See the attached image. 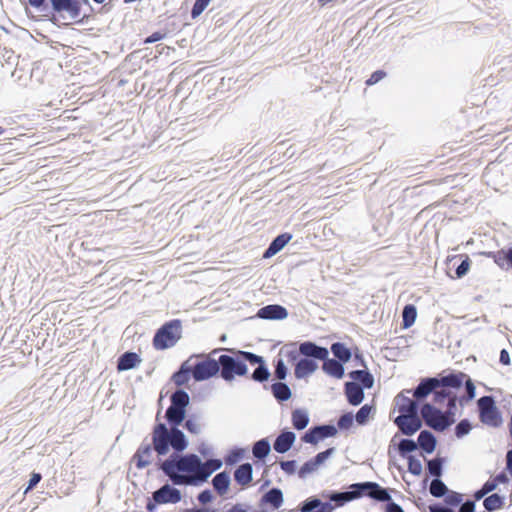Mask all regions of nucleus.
I'll use <instances>...</instances> for the list:
<instances>
[{
    "mask_svg": "<svg viewBox=\"0 0 512 512\" xmlns=\"http://www.w3.org/2000/svg\"><path fill=\"white\" fill-rule=\"evenodd\" d=\"M189 405V394L178 388L170 396V405L165 412L167 423L159 420L158 411L153 425V444L157 454L154 465L173 485L200 487L204 484L202 459L195 453H183L189 440L179 428Z\"/></svg>",
    "mask_w": 512,
    "mask_h": 512,
    "instance_id": "obj_1",
    "label": "nucleus"
},
{
    "mask_svg": "<svg viewBox=\"0 0 512 512\" xmlns=\"http://www.w3.org/2000/svg\"><path fill=\"white\" fill-rule=\"evenodd\" d=\"M323 348L311 340L290 341V364L294 367L297 380L307 379L318 370V362L324 356Z\"/></svg>",
    "mask_w": 512,
    "mask_h": 512,
    "instance_id": "obj_2",
    "label": "nucleus"
},
{
    "mask_svg": "<svg viewBox=\"0 0 512 512\" xmlns=\"http://www.w3.org/2000/svg\"><path fill=\"white\" fill-rule=\"evenodd\" d=\"M362 486L359 482L344 485L340 490H324L321 493L320 503L317 512H333L337 508H341L349 502L360 499Z\"/></svg>",
    "mask_w": 512,
    "mask_h": 512,
    "instance_id": "obj_3",
    "label": "nucleus"
},
{
    "mask_svg": "<svg viewBox=\"0 0 512 512\" xmlns=\"http://www.w3.org/2000/svg\"><path fill=\"white\" fill-rule=\"evenodd\" d=\"M359 486H362L360 499L368 497L375 502L383 503L385 505L384 512H405L403 507L392 499L391 488L383 487L374 481H362L359 482Z\"/></svg>",
    "mask_w": 512,
    "mask_h": 512,
    "instance_id": "obj_4",
    "label": "nucleus"
},
{
    "mask_svg": "<svg viewBox=\"0 0 512 512\" xmlns=\"http://www.w3.org/2000/svg\"><path fill=\"white\" fill-rule=\"evenodd\" d=\"M182 337V321L171 319L163 323L154 333L152 344L156 350L169 349L177 344Z\"/></svg>",
    "mask_w": 512,
    "mask_h": 512,
    "instance_id": "obj_5",
    "label": "nucleus"
},
{
    "mask_svg": "<svg viewBox=\"0 0 512 512\" xmlns=\"http://www.w3.org/2000/svg\"><path fill=\"white\" fill-rule=\"evenodd\" d=\"M218 352L219 349H214L210 355L193 354L187 359L191 363L195 381H206L218 375V358L213 357Z\"/></svg>",
    "mask_w": 512,
    "mask_h": 512,
    "instance_id": "obj_6",
    "label": "nucleus"
},
{
    "mask_svg": "<svg viewBox=\"0 0 512 512\" xmlns=\"http://www.w3.org/2000/svg\"><path fill=\"white\" fill-rule=\"evenodd\" d=\"M477 413L480 422L490 428H500L503 425V416L493 395H484L477 402Z\"/></svg>",
    "mask_w": 512,
    "mask_h": 512,
    "instance_id": "obj_7",
    "label": "nucleus"
},
{
    "mask_svg": "<svg viewBox=\"0 0 512 512\" xmlns=\"http://www.w3.org/2000/svg\"><path fill=\"white\" fill-rule=\"evenodd\" d=\"M230 354H221L218 357L219 372L218 375L225 381L231 382L237 376H245L248 367L245 366L239 355V350H231Z\"/></svg>",
    "mask_w": 512,
    "mask_h": 512,
    "instance_id": "obj_8",
    "label": "nucleus"
},
{
    "mask_svg": "<svg viewBox=\"0 0 512 512\" xmlns=\"http://www.w3.org/2000/svg\"><path fill=\"white\" fill-rule=\"evenodd\" d=\"M172 483H165L152 493V496L147 499L146 510L153 512L157 505L163 504H176L181 501L182 493Z\"/></svg>",
    "mask_w": 512,
    "mask_h": 512,
    "instance_id": "obj_9",
    "label": "nucleus"
},
{
    "mask_svg": "<svg viewBox=\"0 0 512 512\" xmlns=\"http://www.w3.org/2000/svg\"><path fill=\"white\" fill-rule=\"evenodd\" d=\"M420 415L423 423L435 432L444 433L449 429L448 420L444 415V410L433 403L425 402L422 404Z\"/></svg>",
    "mask_w": 512,
    "mask_h": 512,
    "instance_id": "obj_10",
    "label": "nucleus"
},
{
    "mask_svg": "<svg viewBox=\"0 0 512 512\" xmlns=\"http://www.w3.org/2000/svg\"><path fill=\"white\" fill-rule=\"evenodd\" d=\"M338 434V428L332 422L314 424L300 437L302 443L318 445L327 438H333Z\"/></svg>",
    "mask_w": 512,
    "mask_h": 512,
    "instance_id": "obj_11",
    "label": "nucleus"
},
{
    "mask_svg": "<svg viewBox=\"0 0 512 512\" xmlns=\"http://www.w3.org/2000/svg\"><path fill=\"white\" fill-rule=\"evenodd\" d=\"M439 380V387H444L457 393L462 387L468 388L469 382H474L472 378L463 371L449 370L436 375Z\"/></svg>",
    "mask_w": 512,
    "mask_h": 512,
    "instance_id": "obj_12",
    "label": "nucleus"
},
{
    "mask_svg": "<svg viewBox=\"0 0 512 512\" xmlns=\"http://www.w3.org/2000/svg\"><path fill=\"white\" fill-rule=\"evenodd\" d=\"M393 422L398 427L400 433L407 437H411L418 431H421L424 424L420 413L398 415L394 418Z\"/></svg>",
    "mask_w": 512,
    "mask_h": 512,
    "instance_id": "obj_13",
    "label": "nucleus"
},
{
    "mask_svg": "<svg viewBox=\"0 0 512 512\" xmlns=\"http://www.w3.org/2000/svg\"><path fill=\"white\" fill-rule=\"evenodd\" d=\"M439 380L437 376L421 378L419 383L412 389H407V393L411 394L422 406L432 395L435 389L439 388Z\"/></svg>",
    "mask_w": 512,
    "mask_h": 512,
    "instance_id": "obj_14",
    "label": "nucleus"
},
{
    "mask_svg": "<svg viewBox=\"0 0 512 512\" xmlns=\"http://www.w3.org/2000/svg\"><path fill=\"white\" fill-rule=\"evenodd\" d=\"M283 492L277 487L265 491L258 500L257 512H273L283 503Z\"/></svg>",
    "mask_w": 512,
    "mask_h": 512,
    "instance_id": "obj_15",
    "label": "nucleus"
},
{
    "mask_svg": "<svg viewBox=\"0 0 512 512\" xmlns=\"http://www.w3.org/2000/svg\"><path fill=\"white\" fill-rule=\"evenodd\" d=\"M447 267L450 278L461 279L469 272L471 259L467 254L455 255L448 258Z\"/></svg>",
    "mask_w": 512,
    "mask_h": 512,
    "instance_id": "obj_16",
    "label": "nucleus"
},
{
    "mask_svg": "<svg viewBox=\"0 0 512 512\" xmlns=\"http://www.w3.org/2000/svg\"><path fill=\"white\" fill-rule=\"evenodd\" d=\"M151 442H146L147 437L137 448L136 452L131 458L137 469L141 470L152 464V453L155 451L153 444V431L151 432Z\"/></svg>",
    "mask_w": 512,
    "mask_h": 512,
    "instance_id": "obj_17",
    "label": "nucleus"
},
{
    "mask_svg": "<svg viewBox=\"0 0 512 512\" xmlns=\"http://www.w3.org/2000/svg\"><path fill=\"white\" fill-rule=\"evenodd\" d=\"M324 356L320 359L322 361L321 369L327 375L335 379H342L345 376V365L339 360L331 358L329 349L324 346Z\"/></svg>",
    "mask_w": 512,
    "mask_h": 512,
    "instance_id": "obj_18",
    "label": "nucleus"
},
{
    "mask_svg": "<svg viewBox=\"0 0 512 512\" xmlns=\"http://www.w3.org/2000/svg\"><path fill=\"white\" fill-rule=\"evenodd\" d=\"M395 407L399 411V415H407L413 413H420L421 405L414 398H410L407 393V389L402 390L394 398Z\"/></svg>",
    "mask_w": 512,
    "mask_h": 512,
    "instance_id": "obj_19",
    "label": "nucleus"
},
{
    "mask_svg": "<svg viewBox=\"0 0 512 512\" xmlns=\"http://www.w3.org/2000/svg\"><path fill=\"white\" fill-rule=\"evenodd\" d=\"M373 386H365L355 382L344 383V395L348 404L352 406H359L365 398V390L371 389Z\"/></svg>",
    "mask_w": 512,
    "mask_h": 512,
    "instance_id": "obj_20",
    "label": "nucleus"
},
{
    "mask_svg": "<svg viewBox=\"0 0 512 512\" xmlns=\"http://www.w3.org/2000/svg\"><path fill=\"white\" fill-rule=\"evenodd\" d=\"M211 484L213 486L214 492L224 498L227 499L226 496L230 490L231 486V476L227 470H223L215 474L211 480Z\"/></svg>",
    "mask_w": 512,
    "mask_h": 512,
    "instance_id": "obj_21",
    "label": "nucleus"
},
{
    "mask_svg": "<svg viewBox=\"0 0 512 512\" xmlns=\"http://www.w3.org/2000/svg\"><path fill=\"white\" fill-rule=\"evenodd\" d=\"M288 316V310L279 304H269L261 307L256 317L264 320H282Z\"/></svg>",
    "mask_w": 512,
    "mask_h": 512,
    "instance_id": "obj_22",
    "label": "nucleus"
},
{
    "mask_svg": "<svg viewBox=\"0 0 512 512\" xmlns=\"http://www.w3.org/2000/svg\"><path fill=\"white\" fill-rule=\"evenodd\" d=\"M416 441L418 448H421L422 452L426 455H431L438 445L437 437L429 429L421 430Z\"/></svg>",
    "mask_w": 512,
    "mask_h": 512,
    "instance_id": "obj_23",
    "label": "nucleus"
},
{
    "mask_svg": "<svg viewBox=\"0 0 512 512\" xmlns=\"http://www.w3.org/2000/svg\"><path fill=\"white\" fill-rule=\"evenodd\" d=\"M75 2H76L77 5H76V8L74 10L71 9V8H60L59 11L55 12L49 18V21L52 22L53 24H57L58 18L56 17V15H59L61 18L64 19L65 18L64 15H63L64 13H67L68 16L70 17V19L77 20L81 16L82 6L83 5L88 6L90 8V10H93L89 0H75Z\"/></svg>",
    "mask_w": 512,
    "mask_h": 512,
    "instance_id": "obj_24",
    "label": "nucleus"
},
{
    "mask_svg": "<svg viewBox=\"0 0 512 512\" xmlns=\"http://www.w3.org/2000/svg\"><path fill=\"white\" fill-rule=\"evenodd\" d=\"M141 361L142 359L138 353L126 351L117 359V371L122 372L134 369L141 363Z\"/></svg>",
    "mask_w": 512,
    "mask_h": 512,
    "instance_id": "obj_25",
    "label": "nucleus"
},
{
    "mask_svg": "<svg viewBox=\"0 0 512 512\" xmlns=\"http://www.w3.org/2000/svg\"><path fill=\"white\" fill-rule=\"evenodd\" d=\"M191 378L194 379V374L191 369V363L188 360L182 362L171 376V380L179 387L186 385Z\"/></svg>",
    "mask_w": 512,
    "mask_h": 512,
    "instance_id": "obj_26",
    "label": "nucleus"
},
{
    "mask_svg": "<svg viewBox=\"0 0 512 512\" xmlns=\"http://www.w3.org/2000/svg\"><path fill=\"white\" fill-rule=\"evenodd\" d=\"M328 349L329 353H332L333 358L339 360L344 365L350 362L353 357V347H348L344 342H333Z\"/></svg>",
    "mask_w": 512,
    "mask_h": 512,
    "instance_id": "obj_27",
    "label": "nucleus"
},
{
    "mask_svg": "<svg viewBox=\"0 0 512 512\" xmlns=\"http://www.w3.org/2000/svg\"><path fill=\"white\" fill-rule=\"evenodd\" d=\"M234 480L242 487L248 486L253 480L252 464L249 462L240 464L234 471Z\"/></svg>",
    "mask_w": 512,
    "mask_h": 512,
    "instance_id": "obj_28",
    "label": "nucleus"
},
{
    "mask_svg": "<svg viewBox=\"0 0 512 512\" xmlns=\"http://www.w3.org/2000/svg\"><path fill=\"white\" fill-rule=\"evenodd\" d=\"M283 357L288 358V344L281 347L279 355L273 360L274 376L279 381L285 380L288 375V367L285 365Z\"/></svg>",
    "mask_w": 512,
    "mask_h": 512,
    "instance_id": "obj_29",
    "label": "nucleus"
},
{
    "mask_svg": "<svg viewBox=\"0 0 512 512\" xmlns=\"http://www.w3.org/2000/svg\"><path fill=\"white\" fill-rule=\"evenodd\" d=\"M426 469L432 479L441 478L443 475L444 465L447 462V457L441 456L440 453L432 459H425Z\"/></svg>",
    "mask_w": 512,
    "mask_h": 512,
    "instance_id": "obj_30",
    "label": "nucleus"
},
{
    "mask_svg": "<svg viewBox=\"0 0 512 512\" xmlns=\"http://www.w3.org/2000/svg\"><path fill=\"white\" fill-rule=\"evenodd\" d=\"M291 423L295 430L302 431L310 422V415L306 408H295L291 411Z\"/></svg>",
    "mask_w": 512,
    "mask_h": 512,
    "instance_id": "obj_31",
    "label": "nucleus"
},
{
    "mask_svg": "<svg viewBox=\"0 0 512 512\" xmlns=\"http://www.w3.org/2000/svg\"><path fill=\"white\" fill-rule=\"evenodd\" d=\"M483 499L484 512H494L504 507L506 497L498 492L486 495Z\"/></svg>",
    "mask_w": 512,
    "mask_h": 512,
    "instance_id": "obj_32",
    "label": "nucleus"
},
{
    "mask_svg": "<svg viewBox=\"0 0 512 512\" xmlns=\"http://www.w3.org/2000/svg\"><path fill=\"white\" fill-rule=\"evenodd\" d=\"M271 451V443L268 437L254 442L252 446V455L255 461L264 462Z\"/></svg>",
    "mask_w": 512,
    "mask_h": 512,
    "instance_id": "obj_33",
    "label": "nucleus"
},
{
    "mask_svg": "<svg viewBox=\"0 0 512 512\" xmlns=\"http://www.w3.org/2000/svg\"><path fill=\"white\" fill-rule=\"evenodd\" d=\"M288 244V232L281 233L275 237L263 253V258H271L281 251Z\"/></svg>",
    "mask_w": 512,
    "mask_h": 512,
    "instance_id": "obj_34",
    "label": "nucleus"
},
{
    "mask_svg": "<svg viewBox=\"0 0 512 512\" xmlns=\"http://www.w3.org/2000/svg\"><path fill=\"white\" fill-rule=\"evenodd\" d=\"M348 376L351 379L350 382L365 384V386L374 385V376L369 369H355L350 371Z\"/></svg>",
    "mask_w": 512,
    "mask_h": 512,
    "instance_id": "obj_35",
    "label": "nucleus"
},
{
    "mask_svg": "<svg viewBox=\"0 0 512 512\" xmlns=\"http://www.w3.org/2000/svg\"><path fill=\"white\" fill-rule=\"evenodd\" d=\"M376 413V406L373 403H366L362 405L359 410L354 414L355 422L359 426L366 425Z\"/></svg>",
    "mask_w": 512,
    "mask_h": 512,
    "instance_id": "obj_36",
    "label": "nucleus"
},
{
    "mask_svg": "<svg viewBox=\"0 0 512 512\" xmlns=\"http://www.w3.org/2000/svg\"><path fill=\"white\" fill-rule=\"evenodd\" d=\"M417 449V441L410 437L401 438L399 440L398 446L396 447L399 456L403 459L409 458L410 456H414L412 453L415 452Z\"/></svg>",
    "mask_w": 512,
    "mask_h": 512,
    "instance_id": "obj_37",
    "label": "nucleus"
},
{
    "mask_svg": "<svg viewBox=\"0 0 512 512\" xmlns=\"http://www.w3.org/2000/svg\"><path fill=\"white\" fill-rule=\"evenodd\" d=\"M223 465V460L220 458H210L206 461H202L201 470L203 476V482L206 483L211 475L218 471Z\"/></svg>",
    "mask_w": 512,
    "mask_h": 512,
    "instance_id": "obj_38",
    "label": "nucleus"
},
{
    "mask_svg": "<svg viewBox=\"0 0 512 512\" xmlns=\"http://www.w3.org/2000/svg\"><path fill=\"white\" fill-rule=\"evenodd\" d=\"M417 319V307L414 304H406L402 310V329H409Z\"/></svg>",
    "mask_w": 512,
    "mask_h": 512,
    "instance_id": "obj_39",
    "label": "nucleus"
},
{
    "mask_svg": "<svg viewBox=\"0 0 512 512\" xmlns=\"http://www.w3.org/2000/svg\"><path fill=\"white\" fill-rule=\"evenodd\" d=\"M271 393L283 405L285 401H288V384L279 380L274 382L271 385Z\"/></svg>",
    "mask_w": 512,
    "mask_h": 512,
    "instance_id": "obj_40",
    "label": "nucleus"
},
{
    "mask_svg": "<svg viewBox=\"0 0 512 512\" xmlns=\"http://www.w3.org/2000/svg\"><path fill=\"white\" fill-rule=\"evenodd\" d=\"M443 503L447 511H455V509H459L460 504L462 503V493L450 490L444 497Z\"/></svg>",
    "mask_w": 512,
    "mask_h": 512,
    "instance_id": "obj_41",
    "label": "nucleus"
},
{
    "mask_svg": "<svg viewBox=\"0 0 512 512\" xmlns=\"http://www.w3.org/2000/svg\"><path fill=\"white\" fill-rule=\"evenodd\" d=\"M476 386L474 382H469L468 388H466V394L458 395L457 393H453V399L457 402L461 407H465L469 402L475 399L476 397Z\"/></svg>",
    "mask_w": 512,
    "mask_h": 512,
    "instance_id": "obj_42",
    "label": "nucleus"
},
{
    "mask_svg": "<svg viewBox=\"0 0 512 512\" xmlns=\"http://www.w3.org/2000/svg\"><path fill=\"white\" fill-rule=\"evenodd\" d=\"M273 449L279 454L288 452V426H285L280 430L279 435L273 442Z\"/></svg>",
    "mask_w": 512,
    "mask_h": 512,
    "instance_id": "obj_43",
    "label": "nucleus"
},
{
    "mask_svg": "<svg viewBox=\"0 0 512 512\" xmlns=\"http://www.w3.org/2000/svg\"><path fill=\"white\" fill-rule=\"evenodd\" d=\"M449 491L450 489L443 482L442 477L431 480L429 492L433 497L443 498Z\"/></svg>",
    "mask_w": 512,
    "mask_h": 512,
    "instance_id": "obj_44",
    "label": "nucleus"
},
{
    "mask_svg": "<svg viewBox=\"0 0 512 512\" xmlns=\"http://www.w3.org/2000/svg\"><path fill=\"white\" fill-rule=\"evenodd\" d=\"M319 503V497L311 496L308 497L306 500L302 501L298 508L290 509V512H316L318 511Z\"/></svg>",
    "mask_w": 512,
    "mask_h": 512,
    "instance_id": "obj_45",
    "label": "nucleus"
},
{
    "mask_svg": "<svg viewBox=\"0 0 512 512\" xmlns=\"http://www.w3.org/2000/svg\"><path fill=\"white\" fill-rule=\"evenodd\" d=\"M472 429V422L468 418H463L454 426V435L457 439H462L469 435Z\"/></svg>",
    "mask_w": 512,
    "mask_h": 512,
    "instance_id": "obj_46",
    "label": "nucleus"
},
{
    "mask_svg": "<svg viewBox=\"0 0 512 512\" xmlns=\"http://www.w3.org/2000/svg\"><path fill=\"white\" fill-rule=\"evenodd\" d=\"M453 393L447 388L439 387L434 390L432 393V402L434 405L436 404H444L448 403L450 399H452Z\"/></svg>",
    "mask_w": 512,
    "mask_h": 512,
    "instance_id": "obj_47",
    "label": "nucleus"
},
{
    "mask_svg": "<svg viewBox=\"0 0 512 512\" xmlns=\"http://www.w3.org/2000/svg\"><path fill=\"white\" fill-rule=\"evenodd\" d=\"M270 376L271 373L268 365L266 362H264L255 368L250 376V379L258 383H264L269 379Z\"/></svg>",
    "mask_w": 512,
    "mask_h": 512,
    "instance_id": "obj_48",
    "label": "nucleus"
},
{
    "mask_svg": "<svg viewBox=\"0 0 512 512\" xmlns=\"http://www.w3.org/2000/svg\"><path fill=\"white\" fill-rule=\"evenodd\" d=\"M354 422V413L352 411H346L340 415L336 427L338 428V431H348L352 428Z\"/></svg>",
    "mask_w": 512,
    "mask_h": 512,
    "instance_id": "obj_49",
    "label": "nucleus"
},
{
    "mask_svg": "<svg viewBox=\"0 0 512 512\" xmlns=\"http://www.w3.org/2000/svg\"><path fill=\"white\" fill-rule=\"evenodd\" d=\"M497 488V482L490 477L482 486L474 491L476 500H482L486 495L494 493L493 491Z\"/></svg>",
    "mask_w": 512,
    "mask_h": 512,
    "instance_id": "obj_50",
    "label": "nucleus"
},
{
    "mask_svg": "<svg viewBox=\"0 0 512 512\" xmlns=\"http://www.w3.org/2000/svg\"><path fill=\"white\" fill-rule=\"evenodd\" d=\"M188 406L186 407V409ZM181 425L186 429L189 433L198 435L201 431L200 425L197 423V416L195 414L188 415L186 413L185 419L181 423Z\"/></svg>",
    "mask_w": 512,
    "mask_h": 512,
    "instance_id": "obj_51",
    "label": "nucleus"
},
{
    "mask_svg": "<svg viewBox=\"0 0 512 512\" xmlns=\"http://www.w3.org/2000/svg\"><path fill=\"white\" fill-rule=\"evenodd\" d=\"M239 355L245 366H247V364L252 366H259L260 364L266 362L263 356L257 355L253 352L239 350Z\"/></svg>",
    "mask_w": 512,
    "mask_h": 512,
    "instance_id": "obj_52",
    "label": "nucleus"
},
{
    "mask_svg": "<svg viewBox=\"0 0 512 512\" xmlns=\"http://www.w3.org/2000/svg\"><path fill=\"white\" fill-rule=\"evenodd\" d=\"M446 409L444 410V415L447 417L449 428L456 423L457 420V412H458V404L452 398L446 403Z\"/></svg>",
    "mask_w": 512,
    "mask_h": 512,
    "instance_id": "obj_53",
    "label": "nucleus"
},
{
    "mask_svg": "<svg viewBox=\"0 0 512 512\" xmlns=\"http://www.w3.org/2000/svg\"><path fill=\"white\" fill-rule=\"evenodd\" d=\"M243 457L244 450L240 447H234L230 449L227 455L224 457V462L227 466H232L240 462Z\"/></svg>",
    "mask_w": 512,
    "mask_h": 512,
    "instance_id": "obj_54",
    "label": "nucleus"
},
{
    "mask_svg": "<svg viewBox=\"0 0 512 512\" xmlns=\"http://www.w3.org/2000/svg\"><path fill=\"white\" fill-rule=\"evenodd\" d=\"M47 4H50L51 10L53 14L59 11L60 8H76L75 0H47Z\"/></svg>",
    "mask_w": 512,
    "mask_h": 512,
    "instance_id": "obj_55",
    "label": "nucleus"
},
{
    "mask_svg": "<svg viewBox=\"0 0 512 512\" xmlns=\"http://www.w3.org/2000/svg\"><path fill=\"white\" fill-rule=\"evenodd\" d=\"M318 465L315 464L312 458L305 461L301 467L298 469L297 473L300 478H305L308 475L312 474L318 469Z\"/></svg>",
    "mask_w": 512,
    "mask_h": 512,
    "instance_id": "obj_56",
    "label": "nucleus"
},
{
    "mask_svg": "<svg viewBox=\"0 0 512 512\" xmlns=\"http://www.w3.org/2000/svg\"><path fill=\"white\" fill-rule=\"evenodd\" d=\"M407 459L408 472L414 476H420L423 472L421 461L416 456H410Z\"/></svg>",
    "mask_w": 512,
    "mask_h": 512,
    "instance_id": "obj_57",
    "label": "nucleus"
},
{
    "mask_svg": "<svg viewBox=\"0 0 512 512\" xmlns=\"http://www.w3.org/2000/svg\"><path fill=\"white\" fill-rule=\"evenodd\" d=\"M211 0H195V3L193 4L190 16L191 19L195 20L197 19L203 11L207 8V6L210 4Z\"/></svg>",
    "mask_w": 512,
    "mask_h": 512,
    "instance_id": "obj_58",
    "label": "nucleus"
},
{
    "mask_svg": "<svg viewBox=\"0 0 512 512\" xmlns=\"http://www.w3.org/2000/svg\"><path fill=\"white\" fill-rule=\"evenodd\" d=\"M336 452L335 447H329L324 451L317 453L315 456L311 457L315 464L318 467L322 466L334 453Z\"/></svg>",
    "mask_w": 512,
    "mask_h": 512,
    "instance_id": "obj_59",
    "label": "nucleus"
},
{
    "mask_svg": "<svg viewBox=\"0 0 512 512\" xmlns=\"http://www.w3.org/2000/svg\"><path fill=\"white\" fill-rule=\"evenodd\" d=\"M227 506H224L222 512H257V509L253 508L249 503H236L229 508Z\"/></svg>",
    "mask_w": 512,
    "mask_h": 512,
    "instance_id": "obj_60",
    "label": "nucleus"
},
{
    "mask_svg": "<svg viewBox=\"0 0 512 512\" xmlns=\"http://www.w3.org/2000/svg\"><path fill=\"white\" fill-rule=\"evenodd\" d=\"M352 354H353V357H352L351 361L353 362V364L355 366H361V367H363V369H368L365 357H364L362 351L358 348V346L355 345L353 347Z\"/></svg>",
    "mask_w": 512,
    "mask_h": 512,
    "instance_id": "obj_61",
    "label": "nucleus"
},
{
    "mask_svg": "<svg viewBox=\"0 0 512 512\" xmlns=\"http://www.w3.org/2000/svg\"><path fill=\"white\" fill-rule=\"evenodd\" d=\"M387 76V72L383 69L375 70L371 73V75L366 79L365 84L367 86H373L383 80Z\"/></svg>",
    "mask_w": 512,
    "mask_h": 512,
    "instance_id": "obj_62",
    "label": "nucleus"
},
{
    "mask_svg": "<svg viewBox=\"0 0 512 512\" xmlns=\"http://www.w3.org/2000/svg\"><path fill=\"white\" fill-rule=\"evenodd\" d=\"M479 500H476V497L473 495V498H469L464 500L462 497V503L459 506V510L457 512H476V503Z\"/></svg>",
    "mask_w": 512,
    "mask_h": 512,
    "instance_id": "obj_63",
    "label": "nucleus"
},
{
    "mask_svg": "<svg viewBox=\"0 0 512 512\" xmlns=\"http://www.w3.org/2000/svg\"><path fill=\"white\" fill-rule=\"evenodd\" d=\"M214 498L215 497H214L213 491L208 488L200 491L197 495V499H198L199 503L202 505H207V504L212 503Z\"/></svg>",
    "mask_w": 512,
    "mask_h": 512,
    "instance_id": "obj_64",
    "label": "nucleus"
}]
</instances>
